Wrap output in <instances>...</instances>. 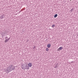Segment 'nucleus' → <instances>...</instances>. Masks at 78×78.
I'll return each instance as SVG.
<instances>
[{"label": "nucleus", "instance_id": "nucleus-13", "mask_svg": "<svg viewBox=\"0 0 78 78\" xmlns=\"http://www.w3.org/2000/svg\"><path fill=\"white\" fill-rule=\"evenodd\" d=\"M22 69H24V67H22Z\"/></svg>", "mask_w": 78, "mask_h": 78}, {"label": "nucleus", "instance_id": "nucleus-3", "mask_svg": "<svg viewBox=\"0 0 78 78\" xmlns=\"http://www.w3.org/2000/svg\"><path fill=\"white\" fill-rule=\"evenodd\" d=\"M25 69H26L27 70L29 69V66L27 65H26V67L24 68V70H25Z\"/></svg>", "mask_w": 78, "mask_h": 78}, {"label": "nucleus", "instance_id": "nucleus-7", "mask_svg": "<svg viewBox=\"0 0 78 78\" xmlns=\"http://www.w3.org/2000/svg\"><path fill=\"white\" fill-rule=\"evenodd\" d=\"M51 46V44H49L47 45V47H48V48H50Z\"/></svg>", "mask_w": 78, "mask_h": 78}, {"label": "nucleus", "instance_id": "nucleus-1", "mask_svg": "<svg viewBox=\"0 0 78 78\" xmlns=\"http://www.w3.org/2000/svg\"><path fill=\"white\" fill-rule=\"evenodd\" d=\"M16 66H14L12 65H10L7 67V68L5 69V72H6V73H8L12 71V70H14Z\"/></svg>", "mask_w": 78, "mask_h": 78}, {"label": "nucleus", "instance_id": "nucleus-11", "mask_svg": "<svg viewBox=\"0 0 78 78\" xmlns=\"http://www.w3.org/2000/svg\"><path fill=\"white\" fill-rule=\"evenodd\" d=\"M46 51H48V50H49V49L48 48H46Z\"/></svg>", "mask_w": 78, "mask_h": 78}, {"label": "nucleus", "instance_id": "nucleus-9", "mask_svg": "<svg viewBox=\"0 0 78 78\" xmlns=\"http://www.w3.org/2000/svg\"><path fill=\"white\" fill-rule=\"evenodd\" d=\"M57 67H58V65L57 64L55 65V66L54 67L55 68H56Z\"/></svg>", "mask_w": 78, "mask_h": 78}, {"label": "nucleus", "instance_id": "nucleus-12", "mask_svg": "<svg viewBox=\"0 0 78 78\" xmlns=\"http://www.w3.org/2000/svg\"><path fill=\"white\" fill-rule=\"evenodd\" d=\"M51 27H52V28H54V27H55V24H53V25H52Z\"/></svg>", "mask_w": 78, "mask_h": 78}, {"label": "nucleus", "instance_id": "nucleus-5", "mask_svg": "<svg viewBox=\"0 0 78 78\" xmlns=\"http://www.w3.org/2000/svg\"><path fill=\"white\" fill-rule=\"evenodd\" d=\"M62 48H63L62 47H60L58 49V51H60V50H61L62 49Z\"/></svg>", "mask_w": 78, "mask_h": 78}, {"label": "nucleus", "instance_id": "nucleus-4", "mask_svg": "<svg viewBox=\"0 0 78 78\" xmlns=\"http://www.w3.org/2000/svg\"><path fill=\"white\" fill-rule=\"evenodd\" d=\"M28 66L31 67V66H32V64L31 63H29V64H28Z\"/></svg>", "mask_w": 78, "mask_h": 78}, {"label": "nucleus", "instance_id": "nucleus-6", "mask_svg": "<svg viewBox=\"0 0 78 78\" xmlns=\"http://www.w3.org/2000/svg\"><path fill=\"white\" fill-rule=\"evenodd\" d=\"M4 15H2L0 17V19H3L4 18Z\"/></svg>", "mask_w": 78, "mask_h": 78}, {"label": "nucleus", "instance_id": "nucleus-2", "mask_svg": "<svg viewBox=\"0 0 78 78\" xmlns=\"http://www.w3.org/2000/svg\"><path fill=\"white\" fill-rule=\"evenodd\" d=\"M5 42H6V43L7 42H8V41H9V39H11V38L9 37V38L8 39V37H5Z\"/></svg>", "mask_w": 78, "mask_h": 78}, {"label": "nucleus", "instance_id": "nucleus-10", "mask_svg": "<svg viewBox=\"0 0 78 78\" xmlns=\"http://www.w3.org/2000/svg\"><path fill=\"white\" fill-rule=\"evenodd\" d=\"M73 8H72L70 10V12H72V11H73Z\"/></svg>", "mask_w": 78, "mask_h": 78}, {"label": "nucleus", "instance_id": "nucleus-8", "mask_svg": "<svg viewBox=\"0 0 78 78\" xmlns=\"http://www.w3.org/2000/svg\"><path fill=\"white\" fill-rule=\"evenodd\" d=\"M57 16H58V14H56L55 15L54 17L55 18H56V17H57Z\"/></svg>", "mask_w": 78, "mask_h": 78}]
</instances>
